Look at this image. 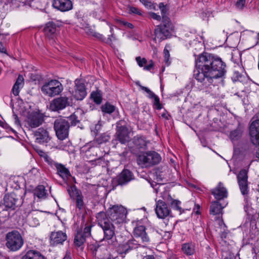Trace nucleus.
Segmentation results:
<instances>
[{
  "mask_svg": "<svg viewBox=\"0 0 259 259\" xmlns=\"http://www.w3.org/2000/svg\"><path fill=\"white\" fill-rule=\"evenodd\" d=\"M50 243L53 246H56L62 243L67 239L66 234L61 231L52 232L51 234Z\"/></svg>",
  "mask_w": 259,
  "mask_h": 259,
  "instance_id": "6ab92c4d",
  "label": "nucleus"
},
{
  "mask_svg": "<svg viewBox=\"0 0 259 259\" xmlns=\"http://www.w3.org/2000/svg\"><path fill=\"white\" fill-rule=\"evenodd\" d=\"M137 84L139 85V87L142 90L144 91L148 94V97L149 98L153 99L156 96V95L147 87H144L138 83H137Z\"/></svg>",
  "mask_w": 259,
  "mask_h": 259,
  "instance_id": "c03bdc74",
  "label": "nucleus"
},
{
  "mask_svg": "<svg viewBox=\"0 0 259 259\" xmlns=\"http://www.w3.org/2000/svg\"><path fill=\"white\" fill-rule=\"evenodd\" d=\"M38 154L42 158H44L46 155H47V153H46L45 152L43 151L42 150H39L38 151Z\"/></svg>",
  "mask_w": 259,
  "mask_h": 259,
  "instance_id": "338daca9",
  "label": "nucleus"
},
{
  "mask_svg": "<svg viewBox=\"0 0 259 259\" xmlns=\"http://www.w3.org/2000/svg\"><path fill=\"white\" fill-rule=\"evenodd\" d=\"M242 132V127L239 125L235 130L230 132L229 137L232 142L238 141L241 138Z\"/></svg>",
  "mask_w": 259,
  "mask_h": 259,
  "instance_id": "2f4dec72",
  "label": "nucleus"
},
{
  "mask_svg": "<svg viewBox=\"0 0 259 259\" xmlns=\"http://www.w3.org/2000/svg\"><path fill=\"white\" fill-rule=\"evenodd\" d=\"M159 8L162 15V23L156 26L154 30V34L155 39H157L159 41H161L171 35V33L174 30V26L169 18L166 15L168 11L166 6L161 3L159 4Z\"/></svg>",
  "mask_w": 259,
  "mask_h": 259,
  "instance_id": "f03ea898",
  "label": "nucleus"
},
{
  "mask_svg": "<svg viewBox=\"0 0 259 259\" xmlns=\"http://www.w3.org/2000/svg\"><path fill=\"white\" fill-rule=\"evenodd\" d=\"M6 241L7 247L12 251L19 250L23 244V240L21 234L16 231L7 234Z\"/></svg>",
  "mask_w": 259,
  "mask_h": 259,
  "instance_id": "6e6552de",
  "label": "nucleus"
},
{
  "mask_svg": "<svg viewBox=\"0 0 259 259\" xmlns=\"http://www.w3.org/2000/svg\"><path fill=\"white\" fill-rule=\"evenodd\" d=\"M44 30L45 34L48 36L51 37L56 32L57 26L54 22H49L46 24Z\"/></svg>",
  "mask_w": 259,
  "mask_h": 259,
  "instance_id": "cd10ccee",
  "label": "nucleus"
},
{
  "mask_svg": "<svg viewBox=\"0 0 259 259\" xmlns=\"http://www.w3.org/2000/svg\"><path fill=\"white\" fill-rule=\"evenodd\" d=\"M92 227V225H86L85 228H84L83 231L81 232V234H83V236L86 238L90 237L91 235V229Z\"/></svg>",
  "mask_w": 259,
  "mask_h": 259,
  "instance_id": "a18cd8bd",
  "label": "nucleus"
},
{
  "mask_svg": "<svg viewBox=\"0 0 259 259\" xmlns=\"http://www.w3.org/2000/svg\"><path fill=\"white\" fill-rule=\"evenodd\" d=\"M250 141L254 145H259V120L253 121L250 125Z\"/></svg>",
  "mask_w": 259,
  "mask_h": 259,
  "instance_id": "f3484780",
  "label": "nucleus"
},
{
  "mask_svg": "<svg viewBox=\"0 0 259 259\" xmlns=\"http://www.w3.org/2000/svg\"><path fill=\"white\" fill-rule=\"evenodd\" d=\"M255 157L256 158V159H255V160L258 161H259V147L255 151Z\"/></svg>",
  "mask_w": 259,
  "mask_h": 259,
  "instance_id": "774afa93",
  "label": "nucleus"
},
{
  "mask_svg": "<svg viewBox=\"0 0 259 259\" xmlns=\"http://www.w3.org/2000/svg\"><path fill=\"white\" fill-rule=\"evenodd\" d=\"M4 204L6 207L15 209L20 205V200L15 193H11L7 194L4 198Z\"/></svg>",
  "mask_w": 259,
  "mask_h": 259,
  "instance_id": "a211bd4d",
  "label": "nucleus"
},
{
  "mask_svg": "<svg viewBox=\"0 0 259 259\" xmlns=\"http://www.w3.org/2000/svg\"><path fill=\"white\" fill-rule=\"evenodd\" d=\"M13 116L14 119L15 123L17 125H19L20 124V121L18 116L16 114H13Z\"/></svg>",
  "mask_w": 259,
  "mask_h": 259,
  "instance_id": "e2e57ef3",
  "label": "nucleus"
},
{
  "mask_svg": "<svg viewBox=\"0 0 259 259\" xmlns=\"http://www.w3.org/2000/svg\"><path fill=\"white\" fill-rule=\"evenodd\" d=\"M63 90L62 83L56 79H52L46 82L41 88L44 94L49 97H54L60 94Z\"/></svg>",
  "mask_w": 259,
  "mask_h": 259,
  "instance_id": "423d86ee",
  "label": "nucleus"
},
{
  "mask_svg": "<svg viewBox=\"0 0 259 259\" xmlns=\"http://www.w3.org/2000/svg\"><path fill=\"white\" fill-rule=\"evenodd\" d=\"M246 0H238L235 4V7L238 10H242L245 6Z\"/></svg>",
  "mask_w": 259,
  "mask_h": 259,
  "instance_id": "603ef678",
  "label": "nucleus"
},
{
  "mask_svg": "<svg viewBox=\"0 0 259 259\" xmlns=\"http://www.w3.org/2000/svg\"><path fill=\"white\" fill-rule=\"evenodd\" d=\"M101 245L97 242L90 243L88 245V250L92 252L94 256H96L97 253L100 249Z\"/></svg>",
  "mask_w": 259,
  "mask_h": 259,
  "instance_id": "ea45409f",
  "label": "nucleus"
},
{
  "mask_svg": "<svg viewBox=\"0 0 259 259\" xmlns=\"http://www.w3.org/2000/svg\"><path fill=\"white\" fill-rule=\"evenodd\" d=\"M149 14H150V16H151V17L154 20H160L161 19V17L160 15H159L154 12H151Z\"/></svg>",
  "mask_w": 259,
  "mask_h": 259,
  "instance_id": "bf43d9fd",
  "label": "nucleus"
},
{
  "mask_svg": "<svg viewBox=\"0 0 259 259\" xmlns=\"http://www.w3.org/2000/svg\"><path fill=\"white\" fill-rule=\"evenodd\" d=\"M127 243L131 250L139 247H145L146 246V245L135 237L132 239L128 240Z\"/></svg>",
  "mask_w": 259,
  "mask_h": 259,
  "instance_id": "f704fd0d",
  "label": "nucleus"
},
{
  "mask_svg": "<svg viewBox=\"0 0 259 259\" xmlns=\"http://www.w3.org/2000/svg\"><path fill=\"white\" fill-rule=\"evenodd\" d=\"M241 192L246 198L248 194V181L238 183Z\"/></svg>",
  "mask_w": 259,
  "mask_h": 259,
  "instance_id": "a19ab883",
  "label": "nucleus"
},
{
  "mask_svg": "<svg viewBox=\"0 0 259 259\" xmlns=\"http://www.w3.org/2000/svg\"><path fill=\"white\" fill-rule=\"evenodd\" d=\"M140 2H141L146 7H150L151 6V3L148 1V0H139Z\"/></svg>",
  "mask_w": 259,
  "mask_h": 259,
  "instance_id": "69168bd1",
  "label": "nucleus"
},
{
  "mask_svg": "<svg viewBox=\"0 0 259 259\" xmlns=\"http://www.w3.org/2000/svg\"><path fill=\"white\" fill-rule=\"evenodd\" d=\"M241 77V74L237 71H235L231 77L232 80L235 82Z\"/></svg>",
  "mask_w": 259,
  "mask_h": 259,
  "instance_id": "5fc2aeb1",
  "label": "nucleus"
},
{
  "mask_svg": "<svg viewBox=\"0 0 259 259\" xmlns=\"http://www.w3.org/2000/svg\"><path fill=\"white\" fill-rule=\"evenodd\" d=\"M228 232L224 229V231L220 233V236L222 240L227 238Z\"/></svg>",
  "mask_w": 259,
  "mask_h": 259,
  "instance_id": "680f3d73",
  "label": "nucleus"
},
{
  "mask_svg": "<svg viewBox=\"0 0 259 259\" xmlns=\"http://www.w3.org/2000/svg\"><path fill=\"white\" fill-rule=\"evenodd\" d=\"M161 197L162 199L166 202L167 204L171 205V207L180 212L181 213L182 208L181 207V201L173 199L169 192L167 191H165L161 193Z\"/></svg>",
  "mask_w": 259,
  "mask_h": 259,
  "instance_id": "412c9836",
  "label": "nucleus"
},
{
  "mask_svg": "<svg viewBox=\"0 0 259 259\" xmlns=\"http://www.w3.org/2000/svg\"><path fill=\"white\" fill-rule=\"evenodd\" d=\"M197 72L195 78L199 82V88L210 93L218 79L223 78L226 72V64L222 59L213 54L204 53L195 59Z\"/></svg>",
  "mask_w": 259,
  "mask_h": 259,
  "instance_id": "f257e3e1",
  "label": "nucleus"
},
{
  "mask_svg": "<svg viewBox=\"0 0 259 259\" xmlns=\"http://www.w3.org/2000/svg\"><path fill=\"white\" fill-rule=\"evenodd\" d=\"M54 128L59 139L63 140L68 137L69 123L67 119L64 118L56 119L54 123Z\"/></svg>",
  "mask_w": 259,
  "mask_h": 259,
  "instance_id": "0eeeda50",
  "label": "nucleus"
},
{
  "mask_svg": "<svg viewBox=\"0 0 259 259\" xmlns=\"http://www.w3.org/2000/svg\"><path fill=\"white\" fill-rule=\"evenodd\" d=\"M211 192L217 200H222L228 196L227 190L221 182H220L218 186L211 190Z\"/></svg>",
  "mask_w": 259,
  "mask_h": 259,
  "instance_id": "5701e85b",
  "label": "nucleus"
},
{
  "mask_svg": "<svg viewBox=\"0 0 259 259\" xmlns=\"http://www.w3.org/2000/svg\"><path fill=\"white\" fill-rule=\"evenodd\" d=\"M248 180L247 171L244 169L241 170L237 175L238 183L247 182Z\"/></svg>",
  "mask_w": 259,
  "mask_h": 259,
  "instance_id": "79ce46f5",
  "label": "nucleus"
},
{
  "mask_svg": "<svg viewBox=\"0 0 259 259\" xmlns=\"http://www.w3.org/2000/svg\"><path fill=\"white\" fill-rule=\"evenodd\" d=\"M53 6L62 12L69 11L72 9V3L70 0H54Z\"/></svg>",
  "mask_w": 259,
  "mask_h": 259,
  "instance_id": "4be33fe9",
  "label": "nucleus"
},
{
  "mask_svg": "<svg viewBox=\"0 0 259 259\" xmlns=\"http://www.w3.org/2000/svg\"><path fill=\"white\" fill-rule=\"evenodd\" d=\"M161 158L155 151H148L141 153L137 158V163L142 167H148L158 164Z\"/></svg>",
  "mask_w": 259,
  "mask_h": 259,
  "instance_id": "39448f33",
  "label": "nucleus"
},
{
  "mask_svg": "<svg viewBox=\"0 0 259 259\" xmlns=\"http://www.w3.org/2000/svg\"><path fill=\"white\" fill-rule=\"evenodd\" d=\"M136 60L138 64V65L142 67L145 66V65L147 63V61L145 58H141V57H137L136 58Z\"/></svg>",
  "mask_w": 259,
  "mask_h": 259,
  "instance_id": "de8ad7c7",
  "label": "nucleus"
},
{
  "mask_svg": "<svg viewBox=\"0 0 259 259\" xmlns=\"http://www.w3.org/2000/svg\"><path fill=\"white\" fill-rule=\"evenodd\" d=\"M117 123L116 136L121 144H125L130 141L129 131L126 125Z\"/></svg>",
  "mask_w": 259,
  "mask_h": 259,
  "instance_id": "2eb2a0df",
  "label": "nucleus"
},
{
  "mask_svg": "<svg viewBox=\"0 0 259 259\" xmlns=\"http://www.w3.org/2000/svg\"><path fill=\"white\" fill-rule=\"evenodd\" d=\"M154 63L152 60H150L149 62V64L148 65H146L144 67V69L150 71L153 68Z\"/></svg>",
  "mask_w": 259,
  "mask_h": 259,
  "instance_id": "4d7b16f0",
  "label": "nucleus"
},
{
  "mask_svg": "<svg viewBox=\"0 0 259 259\" xmlns=\"http://www.w3.org/2000/svg\"><path fill=\"white\" fill-rule=\"evenodd\" d=\"M153 105L156 106L157 110H160L162 108V105L160 104V99L159 97L156 95L153 98Z\"/></svg>",
  "mask_w": 259,
  "mask_h": 259,
  "instance_id": "49530a36",
  "label": "nucleus"
},
{
  "mask_svg": "<svg viewBox=\"0 0 259 259\" xmlns=\"http://www.w3.org/2000/svg\"><path fill=\"white\" fill-rule=\"evenodd\" d=\"M58 174L64 181H67L71 177L69 170L63 164L57 162L54 166Z\"/></svg>",
  "mask_w": 259,
  "mask_h": 259,
  "instance_id": "b1692460",
  "label": "nucleus"
},
{
  "mask_svg": "<svg viewBox=\"0 0 259 259\" xmlns=\"http://www.w3.org/2000/svg\"><path fill=\"white\" fill-rule=\"evenodd\" d=\"M40 213L36 210H31L26 215L27 221L31 227H36L39 224L38 217Z\"/></svg>",
  "mask_w": 259,
  "mask_h": 259,
  "instance_id": "a878e982",
  "label": "nucleus"
},
{
  "mask_svg": "<svg viewBox=\"0 0 259 259\" xmlns=\"http://www.w3.org/2000/svg\"><path fill=\"white\" fill-rule=\"evenodd\" d=\"M26 122L30 127L36 128L44 122V116L39 112H33L28 115Z\"/></svg>",
  "mask_w": 259,
  "mask_h": 259,
  "instance_id": "9b49d317",
  "label": "nucleus"
},
{
  "mask_svg": "<svg viewBox=\"0 0 259 259\" xmlns=\"http://www.w3.org/2000/svg\"><path fill=\"white\" fill-rule=\"evenodd\" d=\"M45 162L50 165L52 168L54 167L55 164L57 162L54 161L48 154L43 158Z\"/></svg>",
  "mask_w": 259,
  "mask_h": 259,
  "instance_id": "3c124183",
  "label": "nucleus"
},
{
  "mask_svg": "<svg viewBox=\"0 0 259 259\" xmlns=\"http://www.w3.org/2000/svg\"><path fill=\"white\" fill-rule=\"evenodd\" d=\"M21 259H45V257L38 251L29 250Z\"/></svg>",
  "mask_w": 259,
  "mask_h": 259,
  "instance_id": "c756f323",
  "label": "nucleus"
},
{
  "mask_svg": "<svg viewBox=\"0 0 259 259\" xmlns=\"http://www.w3.org/2000/svg\"><path fill=\"white\" fill-rule=\"evenodd\" d=\"M86 239L83 234H81V232H78L74 238V245L78 247H81L85 242Z\"/></svg>",
  "mask_w": 259,
  "mask_h": 259,
  "instance_id": "72a5a7b5",
  "label": "nucleus"
},
{
  "mask_svg": "<svg viewBox=\"0 0 259 259\" xmlns=\"http://www.w3.org/2000/svg\"><path fill=\"white\" fill-rule=\"evenodd\" d=\"M155 212L160 219H164L168 217L170 212V209L167 206V203L163 199L156 201Z\"/></svg>",
  "mask_w": 259,
  "mask_h": 259,
  "instance_id": "4468645a",
  "label": "nucleus"
},
{
  "mask_svg": "<svg viewBox=\"0 0 259 259\" xmlns=\"http://www.w3.org/2000/svg\"><path fill=\"white\" fill-rule=\"evenodd\" d=\"M134 143L136 147L139 149H144L147 147V142L144 137H135Z\"/></svg>",
  "mask_w": 259,
  "mask_h": 259,
  "instance_id": "c9c22d12",
  "label": "nucleus"
},
{
  "mask_svg": "<svg viewBox=\"0 0 259 259\" xmlns=\"http://www.w3.org/2000/svg\"><path fill=\"white\" fill-rule=\"evenodd\" d=\"M71 190H69V193L71 197L75 201L76 207L79 210H82L84 207L83 196L81 192L77 189L76 187L71 188Z\"/></svg>",
  "mask_w": 259,
  "mask_h": 259,
  "instance_id": "dca6fc26",
  "label": "nucleus"
},
{
  "mask_svg": "<svg viewBox=\"0 0 259 259\" xmlns=\"http://www.w3.org/2000/svg\"><path fill=\"white\" fill-rule=\"evenodd\" d=\"M182 250L187 255H192L195 252V246L192 243H187L183 244Z\"/></svg>",
  "mask_w": 259,
  "mask_h": 259,
  "instance_id": "c85d7f7f",
  "label": "nucleus"
},
{
  "mask_svg": "<svg viewBox=\"0 0 259 259\" xmlns=\"http://www.w3.org/2000/svg\"><path fill=\"white\" fill-rule=\"evenodd\" d=\"M34 135L37 142L40 144L48 143L51 139L48 130L42 127L38 128L35 131Z\"/></svg>",
  "mask_w": 259,
  "mask_h": 259,
  "instance_id": "aec40b11",
  "label": "nucleus"
},
{
  "mask_svg": "<svg viewBox=\"0 0 259 259\" xmlns=\"http://www.w3.org/2000/svg\"><path fill=\"white\" fill-rule=\"evenodd\" d=\"M120 22L121 24H122L123 26H124L126 27H128V28H130L131 29L134 28V25L132 23H130L129 22H127L124 21H120Z\"/></svg>",
  "mask_w": 259,
  "mask_h": 259,
  "instance_id": "13d9d810",
  "label": "nucleus"
},
{
  "mask_svg": "<svg viewBox=\"0 0 259 259\" xmlns=\"http://www.w3.org/2000/svg\"><path fill=\"white\" fill-rule=\"evenodd\" d=\"M105 212L101 211L97 214L96 218L100 226L104 231V237L102 241L107 242L110 246H115L117 244V239L115 234V227L111 222H107Z\"/></svg>",
  "mask_w": 259,
  "mask_h": 259,
  "instance_id": "7ed1b4c3",
  "label": "nucleus"
},
{
  "mask_svg": "<svg viewBox=\"0 0 259 259\" xmlns=\"http://www.w3.org/2000/svg\"><path fill=\"white\" fill-rule=\"evenodd\" d=\"M128 10L130 14H137L138 15H142L140 10L136 7H130Z\"/></svg>",
  "mask_w": 259,
  "mask_h": 259,
  "instance_id": "864d4df0",
  "label": "nucleus"
},
{
  "mask_svg": "<svg viewBox=\"0 0 259 259\" xmlns=\"http://www.w3.org/2000/svg\"><path fill=\"white\" fill-rule=\"evenodd\" d=\"M116 251L118 254H126L131 251L127 241L119 244L116 248Z\"/></svg>",
  "mask_w": 259,
  "mask_h": 259,
  "instance_id": "e433bc0d",
  "label": "nucleus"
},
{
  "mask_svg": "<svg viewBox=\"0 0 259 259\" xmlns=\"http://www.w3.org/2000/svg\"><path fill=\"white\" fill-rule=\"evenodd\" d=\"M29 173L33 174L34 175H36L39 173V171L37 168L34 167L30 170Z\"/></svg>",
  "mask_w": 259,
  "mask_h": 259,
  "instance_id": "0e129e2a",
  "label": "nucleus"
},
{
  "mask_svg": "<svg viewBox=\"0 0 259 259\" xmlns=\"http://www.w3.org/2000/svg\"><path fill=\"white\" fill-rule=\"evenodd\" d=\"M74 91L73 96L77 100H82L87 96V91L83 81L76 79L75 81Z\"/></svg>",
  "mask_w": 259,
  "mask_h": 259,
  "instance_id": "ddd939ff",
  "label": "nucleus"
},
{
  "mask_svg": "<svg viewBox=\"0 0 259 259\" xmlns=\"http://www.w3.org/2000/svg\"><path fill=\"white\" fill-rule=\"evenodd\" d=\"M23 85L24 78L22 75H19L12 89V92L15 96L19 95L20 89L23 87Z\"/></svg>",
  "mask_w": 259,
  "mask_h": 259,
  "instance_id": "bb28decb",
  "label": "nucleus"
},
{
  "mask_svg": "<svg viewBox=\"0 0 259 259\" xmlns=\"http://www.w3.org/2000/svg\"><path fill=\"white\" fill-rule=\"evenodd\" d=\"M69 98L66 96H61L54 99L51 102L50 108L54 111H59L70 105Z\"/></svg>",
  "mask_w": 259,
  "mask_h": 259,
  "instance_id": "f8f14e48",
  "label": "nucleus"
},
{
  "mask_svg": "<svg viewBox=\"0 0 259 259\" xmlns=\"http://www.w3.org/2000/svg\"><path fill=\"white\" fill-rule=\"evenodd\" d=\"M101 111L104 114H111L115 110V107L108 102H106L105 104L102 105L101 107Z\"/></svg>",
  "mask_w": 259,
  "mask_h": 259,
  "instance_id": "58836bf2",
  "label": "nucleus"
},
{
  "mask_svg": "<svg viewBox=\"0 0 259 259\" xmlns=\"http://www.w3.org/2000/svg\"><path fill=\"white\" fill-rule=\"evenodd\" d=\"M90 98L97 105H100L102 101V96L100 91H93L90 95Z\"/></svg>",
  "mask_w": 259,
  "mask_h": 259,
  "instance_id": "4c0bfd02",
  "label": "nucleus"
},
{
  "mask_svg": "<svg viewBox=\"0 0 259 259\" xmlns=\"http://www.w3.org/2000/svg\"><path fill=\"white\" fill-rule=\"evenodd\" d=\"M146 228L145 226L137 224L134 228L133 231L134 237L139 240L145 245L150 242V238L146 231Z\"/></svg>",
  "mask_w": 259,
  "mask_h": 259,
  "instance_id": "1a4fd4ad",
  "label": "nucleus"
},
{
  "mask_svg": "<svg viewBox=\"0 0 259 259\" xmlns=\"http://www.w3.org/2000/svg\"><path fill=\"white\" fill-rule=\"evenodd\" d=\"M34 195L39 199H45L47 195V191L43 185L38 186L34 192Z\"/></svg>",
  "mask_w": 259,
  "mask_h": 259,
  "instance_id": "473e14b6",
  "label": "nucleus"
},
{
  "mask_svg": "<svg viewBox=\"0 0 259 259\" xmlns=\"http://www.w3.org/2000/svg\"><path fill=\"white\" fill-rule=\"evenodd\" d=\"M9 1V0H7L6 2H0V11L2 13H5L6 12V9L7 8H6V7H8V4L7 3Z\"/></svg>",
  "mask_w": 259,
  "mask_h": 259,
  "instance_id": "6e6d98bb",
  "label": "nucleus"
},
{
  "mask_svg": "<svg viewBox=\"0 0 259 259\" xmlns=\"http://www.w3.org/2000/svg\"><path fill=\"white\" fill-rule=\"evenodd\" d=\"M222 259H234V255L230 251H224L222 255Z\"/></svg>",
  "mask_w": 259,
  "mask_h": 259,
  "instance_id": "8fccbe9b",
  "label": "nucleus"
},
{
  "mask_svg": "<svg viewBox=\"0 0 259 259\" xmlns=\"http://www.w3.org/2000/svg\"><path fill=\"white\" fill-rule=\"evenodd\" d=\"M127 211L121 205H113L105 212L107 222H111L113 225L122 224L126 218Z\"/></svg>",
  "mask_w": 259,
  "mask_h": 259,
  "instance_id": "20e7f679",
  "label": "nucleus"
},
{
  "mask_svg": "<svg viewBox=\"0 0 259 259\" xmlns=\"http://www.w3.org/2000/svg\"><path fill=\"white\" fill-rule=\"evenodd\" d=\"M223 207L218 201L211 202L210 206V213L213 215H216L221 213Z\"/></svg>",
  "mask_w": 259,
  "mask_h": 259,
  "instance_id": "7c9ffc66",
  "label": "nucleus"
},
{
  "mask_svg": "<svg viewBox=\"0 0 259 259\" xmlns=\"http://www.w3.org/2000/svg\"><path fill=\"white\" fill-rule=\"evenodd\" d=\"M134 179L133 172L127 169H123L122 171L113 180V182L118 185H124Z\"/></svg>",
  "mask_w": 259,
  "mask_h": 259,
  "instance_id": "9d476101",
  "label": "nucleus"
},
{
  "mask_svg": "<svg viewBox=\"0 0 259 259\" xmlns=\"http://www.w3.org/2000/svg\"><path fill=\"white\" fill-rule=\"evenodd\" d=\"M110 136L106 134L103 133L97 137L95 140L89 145L88 151H90L94 148H99L100 145L108 142L110 139Z\"/></svg>",
  "mask_w": 259,
  "mask_h": 259,
  "instance_id": "393cba45",
  "label": "nucleus"
},
{
  "mask_svg": "<svg viewBox=\"0 0 259 259\" xmlns=\"http://www.w3.org/2000/svg\"><path fill=\"white\" fill-rule=\"evenodd\" d=\"M171 237V234L170 232H165L164 235H163V238L165 240H168L170 239Z\"/></svg>",
  "mask_w": 259,
  "mask_h": 259,
  "instance_id": "052dcab7",
  "label": "nucleus"
},
{
  "mask_svg": "<svg viewBox=\"0 0 259 259\" xmlns=\"http://www.w3.org/2000/svg\"><path fill=\"white\" fill-rule=\"evenodd\" d=\"M164 58L165 64L168 66L170 64V62L169 61L170 54L167 49L165 48L163 50Z\"/></svg>",
  "mask_w": 259,
  "mask_h": 259,
  "instance_id": "09e8293b",
  "label": "nucleus"
},
{
  "mask_svg": "<svg viewBox=\"0 0 259 259\" xmlns=\"http://www.w3.org/2000/svg\"><path fill=\"white\" fill-rule=\"evenodd\" d=\"M78 112H75L68 117L71 125L75 126L79 122V119L77 116Z\"/></svg>",
  "mask_w": 259,
  "mask_h": 259,
  "instance_id": "37998d69",
  "label": "nucleus"
}]
</instances>
